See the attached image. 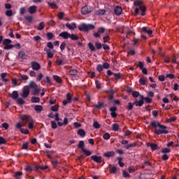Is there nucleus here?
<instances>
[{"instance_id":"obj_1","label":"nucleus","mask_w":179,"mask_h":179,"mask_svg":"<svg viewBox=\"0 0 179 179\" xmlns=\"http://www.w3.org/2000/svg\"><path fill=\"white\" fill-rule=\"evenodd\" d=\"M150 127L151 129H155L154 132L156 135H162V134H164V135H167V134H169V130H166L167 127L162 125L159 122H151V123L150 124Z\"/></svg>"},{"instance_id":"obj_2","label":"nucleus","mask_w":179,"mask_h":179,"mask_svg":"<svg viewBox=\"0 0 179 179\" xmlns=\"http://www.w3.org/2000/svg\"><path fill=\"white\" fill-rule=\"evenodd\" d=\"M20 118L22 121H26V122H28V128L29 129H33V128H34V121L33 120V118H31V117L26 115H21L20 116Z\"/></svg>"},{"instance_id":"obj_3","label":"nucleus","mask_w":179,"mask_h":179,"mask_svg":"<svg viewBox=\"0 0 179 179\" xmlns=\"http://www.w3.org/2000/svg\"><path fill=\"white\" fill-rule=\"evenodd\" d=\"M78 30L80 31H89V30H94L95 27L93 24H85L83 23L78 27Z\"/></svg>"},{"instance_id":"obj_4","label":"nucleus","mask_w":179,"mask_h":179,"mask_svg":"<svg viewBox=\"0 0 179 179\" xmlns=\"http://www.w3.org/2000/svg\"><path fill=\"white\" fill-rule=\"evenodd\" d=\"M93 11V8L90 6H85L81 8L82 15H89Z\"/></svg>"},{"instance_id":"obj_5","label":"nucleus","mask_w":179,"mask_h":179,"mask_svg":"<svg viewBox=\"0 0 179 179\" xmlns=\"http://www.w3.org/2000/svg\"><path fill=\"white\" fill-rule=\"evenodd\" d=\"M29 94H30V88L29 87V86H24L23 88L22 97L23 99H26L29 96Z\"/></svg>"},{"instance_id":"obj_6","label":"nucleus","mask_w":179,"mask_h":179,"mask_svg":"<svg viewBox=\"0 0 179 179\" xmlns=\"http://www.w3.org/2000/svg\"><path fill=\"white\" fill-rule=\"evenodd\" d=\"M91 159L95 162V163L100 164L101 162H103V158L101 156H97V155H92L91 156Z\"/></svg>"},{"instance_id":"obj_7","label":"nucleus","mask_w":179,"mask_h":179,"mask_svg":"<svg viewBox=\"0 0 179 179\" xmlns=\"http://www.w3.org/2000/svg\"><path fill=\"white\" fill-rule=\"evenodd\" d=\"M71 36V34H69L68 31H62L59 34V36L62 37V38H64V40H68Z\"/></svg>"},{"instance_id":"obj_8","label":"nucleus","mask_w":179,"mask_h":179,"mask_svg":"<svg viewBox=\"0 0 179 179\" xmlns=\"http://www.w3.org/2000/svg\"><path fill=\"white\" fill-rule=\"evenodd\" d=\"M65 26L66 27L68 28L69 30H75V29H76L77 27L76 23L75 22H72V23L67 22L65 24Z\"/></svg>"},{"instance_id":"obj_9","label":"nucleus","mask_w":179,"mask_h":179,"mask_svg":"<svg viewBox=\"0 0 179 179\" xmlns=\"http://www.w3.org/2000/svg\"><path fill=\"white\" fill-rule=\"evenodd\" d=\"M147 146L148 148H150L152 150H159V149H160V148L157 146V144L152 143H148Z\"/></svg>"},{"instance_id":"obj_10","label":"nucleus","mask_w":179,"mask_h":179,"mask_svg":"<svg viewBox=\"0 0 179 179\" xmlns=\"http://www.w3.org/2000/svg\"><path fill=\"white\" fill-rule=\"evenodd\" d=\"M31 68L34 71H38V69H40V68H41V66H40V64H38V62H32L31 63Z\"/></svg>"},{"instance_id":"obj_11","label":"nucleus","mask_w":179,"mask_h":179,"mask_svg":"<svg viewBox=\"0 0 179 179\" xmlns=\"http://www.w3.org/2000/svg\"><path fill=\"white\" fill-rule=\"evenodd\" d=\"M43 51L46 52L48 58H54V53L51 52V50L47 48H44Z\"/></svg>"},{"instance_id":"obj_12","label":"nucleus","mask_w":179,"mask_h":179,"mask_svg":"<svg viewBox=\"0 0 179 179\" xmlns=\"http://www.w3.org/2000/svg\"><path fill=\"white\" fill-rule=\"evenodd\" d=\"M141 99L139 101H136L134 102V105L138 106V107H142L143 106V96L141 95Z\"/></svg>"},{"instance_id":"obj_13","label":"nucleus","mask_w":179,"mask_h":179,"mask_svg":"<svg viewBox=\"0 0 179 179\" xmlns=\"http://www.w3.org/2000/svg\"><path fill=\"white\" fill-rule=\"evenodd\" d=\"M114 13L115 15H117V16H120V15L122 13V8L120 6H116L114 8Z\"/></svg>"},{"instance_id":"obj_14","label":"nucleus","mask_w":179,"mask_h":179,"mask_svg":"<svg viewBox=\"0 0 179 179\" xmlns=\"http://www.w3.org/2000/svg\"><path fill=\"white\" fill-rule=\"evenodd\" d=\"M28 12L29 13H30V15H34V13H36V12H37V6H30L28 9Z\"/></svg>"},{"instance_id":"obj_15","label":"nucleus","mask_w":179,"mask_h":179,"mask_svg":"<svg viewBox=\"0 0 179 179\" xmlns=\"http://www.w3.org/2000/svg\"><path fill=\"white\" fill-rule=\"evenodd\" d=\"M115 155V152L114 151H108L103 153L104 157H113Z\"/></svg>"},{"instance_id":"obj_16","label":"nucleus","mask_w":179,"mask_h":179,"mask_svg":"<svg viewBox=\"0 0 179 179\" xmlns=\"http://www.w3.org/2000/svg\"><path fill=\"white\" fill-rule=\"evenodd\" d=\"M9 96L12 97L13 100H16L17 99V97H19V94L17 93V91H13Z\"/></svg>"},{"instance_id":"obj_17","label":"nucleus","mask_w":179,"mask_h":179,"mask_svg":"<svg viewBox=\"0 0 179 179\" xmlns=\"http://www.w3.org/2000/svg\"><path fill=\"white\" fill-rule=\"evenodd\" d=\"M78 135H79L81 138H85V135H86V132L85 131V130L83 129H78V132H77Z\"/></svg>"},{"instance_id":"obj_18","label":"nucleus","mask_w":179,"mask_h":179,"mask_svg":"<svg viewBox=\"0 0 179 179\" xmlns=\"http://www.w3.org/2000/svg\"><path fill=\"white\" fill-rule=\"evenodd\" d=\"M148 81V78L146 77H143L139 79L138 82L140 85L145 86L146 85V82Z\"/></svg>"},{"instance_id":"obj_19","label":"nucleus","mask_w":179,"mask_h":179,"mask_svg":"<svg viewBox=\"0 0 179 179\" xmlns=\"http://www.w3.org/2000/svg\"><path fill=\"white\" fill-rule=\"evenodd\" d=\"M139 9L141 10V16H145L146 15V7L145 6H140Z\"/></svg>"},{"instance_id":"obj_20","label":"nucleus","mask_w":179,"mask_h":179,"mask_svg":"<svg viewBox=\"0 0 179 179\" xmlns=\"http://www.w3.org/2000/svg\"><path fill=\"white\" fill-rule=\"evenodd\" d=\"M34 110L38 113H41V111H43V106H41V105H36L34 106Z\"/></svg>"},{"instance_id":"obj_21","label":"nucleus","mask_w":179,"mask_h":179,"mask_svg":"<svg viewBox=\"0 0 179 179\" xmlns=\"http://www.w3.org/2000/svg\"><path fill=\"white\" fill-rule=\"evenodd\" d=\"M57 125L59 127H62V125H68V118L64 117L63 120V123L61 122H57Z\"/></svg>"},{"instance_id":"obj_22","label":"nucleus","mask_w":179,"mask_h":179,"mask_svg":"<svg viewBox=\"0 0 179 179\" xmlns=\"http://www.w3.org/2000/svg\"><path fill=\"white\" fill-rule=\"evenodd\" d=\"M69 75H70L71 76H76V75H78V70L70 69V71L69 72Z\"/></svg>"},{"instance_id":"obj_23","label":"nucleus","mask_w":179,"mask_h":179,"mask_svg":"<svg viewBox=\"0 0 179 179\" xmlns=\"http://www.w3.org/2000/svg\"><path fill=\"white\" fill-rule=\"evenodd\" d=\"M78 148V149H81V150H83L85 149V141H79Z\"/></svg>"},{"instance_id":"obj_24","label":"nucleus","mask_w":179,"mask_h":179,"mask_svg":"<svg viewBox=\"0 0 179 179\" xmlns=\"http://www.w3.org/2000/svg\"><path fill=\"white\" fill-rule=\"evenodd\" d=\"M22 176H23V173L20 171L15 172V174L13 175V177L16 179H20Z\"/></svg>"},{"instance_id":"obj_25","label":"nucleus","mask_w":179,"mask_h":179,"mask_svg":"<svg viewBox=\"0 0 179 179\" xmlns=\"http://www.w3.org/2000/svg\"><path fill=\"white\" fill-rule=\"evenodd\" d=\"M53 79H54V80H55L57 82V83H62V79L61 78V77H59L57 75L53 76Z\"/></svg>"},{"instance_id":"obj_26","label":"nucleus","mask_w":179,"mask_h":179,"mask_svg":"<svg viewBox=\"0 0 179 179\" xmlns=\"http://www.w3.org/2000/svg\"><path fill=\"white\" fill-rule=\"evenodd\" d=\"M24 57H26V52H24V51H20L18 58H20V59H24Z\"/></svg>"},{"instance_id":"obj_27","label":"nucleus","mask_w":179,"mask_h":179,"mask_svg":"<svg viewBox=\"0 0 179 179\" xmlns=\"http://www.w3.org/2000/svg\"><path fill=\"white\" fill-rule=\"evenodd\" d=\"M106 13V10H99L95 12V15L96 16H103V15H104Z\"/></svg>"},{"instance_id":"obj_28","label":"nucleus","mask_w":179,"mask_h":179,"mask_svg":"<svg viewBox=\"0 0 179 179\" xmlns=\"http://www.w3.org/2000/svg\"><path fill=\"white\" fill-rule=\"evenodd\" d=\"M69 38H71V40H72L73 41H76L79 40V36H76V34H70Z\"/></svg>"},{"instance_id":"obj_29","label":"nucleus","mask_w":179,"mask_h":179,"mask_svg":"<svg viewBox=\"0 0 179 179\" xmlns=\"http://www.w3.org/2000/svg\"><path fill=\"white\" fill-rule=\"evenodd\" d=\"M112 129L113 131H117L118 129H120V125L117 123H115L112 125Z\"/></svg>"},{"instance_id":"obj_30","label":"nucleus","mask_w":179,"mask_h":179,"mask_svg":"<svg viewBox=\"0 0 179 179\" xmlns=\"http://www.w3.org/2000/svg\"><path fill=\"white\" fill-rule=\"evenodd\" d=\"M94 108H101L104 107V103L103 102H98V104L94 106Z\"/></svg>"},{"instance_id":"obj_31","label":"nucleus","mask_w":179,"mask_h":179,"mask_svg":"<svg viewBox=\"0 0 179 179\" xmlns=\"http://www.w3.org/2000/svg\"><path fill=\"white\" fill-rule=\"evenodd\" d=\"M31 103H40V98L37 96H32Z\"/></svg>"},{"instance_id":"obj_32","label":"nucleus","mask_w":179,"mask_h":179,"mask_svg":"<svg viewBox=\"0 0 179 179\" xmlns=\"http://www.w3.org/2000/svg\"><path fill=\"white\" fill-rule=\"evenodd\" d=\"M10 43H12V40H10V39L6 38V39L3 40V45H8L10 44Z\"/></svg>"},{"instance_id":"obj_33","label":"nucleus","mask_w":179,"mask_h":179,"mask_svg":"<svg viewBox=\"0 0 179 179\" xmlns=\"http://www.w3.org/2000/svg\"><path fill=\"white\" fill-rule=\"evenodd\" d=\"M82 152L84 153L85 156H90V155H92V152L85 148L82 150Z\"/></svg>"},{"instance_id":"obj_34","label":"nucleus","mask_w":179,"mask_h":179,"mask_svg":"<svg viewBox=\"0 0 179 179\" xmlns=\"http://www.w3.org/2000/svg\"><path fill=\"white\" fill-rule=\"evenodd\" d=\"M46 37L48 40H52V38L54 37V34H52V32H48L46 34Z\"/></svg>"},{"instance_id":"obj_35","label":"nucleus","mask_w":179,"mask_h":179,"mask_svg":"<svg viewBox=\"0 0 179 179\" xmlns=\"http://www.w3.org/2000/svg\"><path fill=\"white\" fill-rule=\"evenodd\" d=\"M88 48L90 50V51H95L96 50V47H94V45L92 43H88Z\"/></svg>"},{"instance_id":"obj_36","label":"nucleus","mask_w":179,"mask_h":179,"mask_svg":"<svg viewBox=\"0 0 179 179\" xmlns=\"http://www.w3.org/2000/svg\"><path fill=\"white\" fill-rule=\"evenodd\" d=\"M43 29H44V22H41L39 23L37 27V30L41 31L43 30Z\"/></svg>"},{"instance_id":"obj_37","label":"nucleus","mask_w":179,"mask_h":179,"mask_svg":"<svg viewBox=\"0 0 179 179\" xmlns=\"http://www.w3.org/2000/svg\"><path fill=\"white\" fill-rule=\"evenodd\" d=\"M17 104H20V106H22L24 104V100L22 98H17Z\"/></svg>"},{"instance_id":"obj_38","label":"nucleus","mask_w":179,"mask_h":179,"mask_svg":"<svg viewBox=\"0 0 179 179\" xmlns=\"http://www.w3.org/2000/svg\"><path fill=\"white\" fill-rule=\"evenodd\" d=\"M134 6H142V1H141L140 0H136L134 2Z\"/></svg>"},{"instance_id":"obj_39","label":"nucleus","mask_w":179,"mask_h":179,"mask_svg":"<svg viewBox=\"0 0 179 179\" xmlns=\"http://www.w3.org/2000/svg\"><path fill=\"white\" fill-rule=\"evenodd\" d=\"M29 79V76L26 75H21L20 78V80L23 82V80H27Z\"/></svg>"},{"instance_id":"obj_40","label":"nucleus","mask_w":179,"mask_h":179,"mask_svg":"<svg viewBox=\"0 0 179 179\" xmlns=\"http://www.w3.org/2000/svg\"><path fill=\"white\" fill-rule=\"evenodd\" d=\"M29 87L31 89H36L37 87V84L34 81H31L29 83Z\"/></svg>"},{"instance_id":"obj_41","label":"nucleus","mask_w":179,"mask_h":179,"mask_svg":"<svg viewBox=\"0 0 179 179\" xmlns=\"http://www.w3.org/2000/svg\"><path fill=\"white\" fill-rule=\"evenodd\" d=\"M33 89L34 90L32 92V94H34V96H36L40 93V90H38L37 87Z\"/></svg>"},{"instance_id":"obj_42","label":"nucleus","mask_w":179,"mask_h":179,"mask_svg":"<svg viewBox=\"0 0 179 179\" xmlns=\"http://www.w3.org/2000/svg\"><path fill=\"white\" fill-rule=\"evenodd\" d=\"M59 107V106L58 105H55V106L50 107V110H51V111H54L55 113V112L58 111Z\"/></svg>"},{"instance_id":"obj_43","label":"nucleus","mask_w":179,"mask_h":179,"mask_svg":"<svg viewBox=\"0 0 179 179\" xmlns=\"http://www.w3.org/2000/svg\"><path fill=\"white\" fill-rule=\"evenodd\" d=\"M15 47V45H6L3 47V50H12Z\"/></svg>"},{"instance_id":"obj_44","label":"nucleus","mask_w":179,"mask_h":179,"mask_svg":"<svg viewBox=\"0 0 179 179\" xmlns=\"http://www.w3.org/2000/svg\"><path fill=\"white\" fill-rule=\"evenodd\" d=\"M118 164L120 167L124 166V162H122V158L121 157H117Z\"/></svg>"},{"instance_id":"obj_45","label":"nucleus","mask_w":179,"mask_h":179,"mask_svg":"<svg viewBox=\"0 0 179 179\" xmlns=\"http://www.w3.org/2000/svg\"><path fill=\"white\" fill-rule=\"evenodd\" d=\"M5 15L6 16H8V17H10V16L13 15V12L12 11V10H8L7 11H6Z\"/></svg>"},{"instance_id":"obj_46","label":"nucleus","mask_w":179,"mask_h":179,"mask_svg":"<svg viewBox=\"0 0 179 179\" xmlns=\"http://www.w3.org/2000/svg\"><path fill=\"white\" fill-rule=\"evenodd\" d=\"M48 6H50V8H52V9L57 8V4L55 3H51V2L48 1Z\"/></svg>"},{"instance_id":"obj_47","label":"nucleus","mask_w":179,"mask_h":179,"mask_svg":"<svg viewBox=\"0 0 179 179\" xmlns=\"http://www.w3.org/2000/svg\"><path fill=\"white\" fill-rule=\"evenodd\" d=\"M110 136H111L108 133H105L103 135V139H105V141H108V139H110Z\"/></svg>"},{"instance_id":"obj_48","label":"nucleus","mask_w":179,"mask_h":179,"mask_svg":"<svg viewBox=\"0 0 179 179\" xmlns=\"http://www.w3.org/2000/svg\"><path fill=\"white\" fill-rule=\"evenodd\" d=\"M93 127L96 129H99V128H100L101 125L99 122H97V121H94V123H93Z\"/></svg>"},{"instance_id":"obj_49","label":"nucleus","mask_w":179,"mask_h":179,"mask_svg":"<svg viewBox=\"0 0 179 179\" xmlns=\"http://www.w3.org/2000/svg\"><path fill=\"white\" fill-rule=\"evenodd\" d=\"M25 20H27V22H29V23H31V22H33V17L31 15H27L25 16Z\"/></svg>"},{"instance_id":"obj_50","label":"nucleus","mask_w":179,"mask_h":179,"mask_svg":"<svg viewBox=\"0 0 179 179\" xmlns=\"http://www.w3.org/2000/svg\"><path fill=\"white\" fill-rule=\"evenodd\" d=\"M131 94H132L133 97H134V98L139 97V95H140L139 92H138V91H133L131 92Z\"/></svg>"},{"instance_id":"obj_51","label":"nucleus","mask_w":179,"mask_h":179,"mask_svg":"<svg viewBox=\"0 0 179 179\" xmlns=\"http://www.w3.org/2000/svg\"><path fill=\"white\" fill-rule=\"evenodd\" d=\"M95 47H96V50H101V47H103V45H101V43L96 42Z\"/></svg>"},{"instance_id":"obj_52","label":"nucleus","mask_w":179,"mask_h":179,"mask_svg":"<svg viewBox=\"0 0 179 179\" xmlns=\"http://www.w3.org/2000/svg\"><path fill=\"white\" fill-rule=\"evenodd\" d=\"M47 47L49 48V50H54V45H52V42H48L47 43Z\"/></svg>"},{"instance_id":"obj_53","label":"nucleus","mask_w":179,"mask_h":179,"mask_svg":"<svg viewBox=\"0 0 179 179\" xmlns=\"http://www.w3.org/2000/svg\"><path fill=\"white\" fill-rule=\"evenodd\" d=\"M95 84H96V89H101V83H100V81L96 80L95 81Z\"/></svg>"},{"instance_id":"obj_54","label":"nucleus","mask_w":179,"mask_h":179,"mask_svg":"<svg viewBox=\"0 0 179 179\" xmlns=\"http://www.w3.org/2000/svg\"><path fill=\"white\" fill-rule=\"evenodd\" d=\"M143 100H145V103H147V104L152 103V99L149 98L148 96L143 97Z\"/></svg>"},{"instance_id":"obj_55","label":"nucleus","mask_w":179,"mask_h":179,"mask_svg":"<svg viewBox=\"0 0 179 179\" xmlns=\"http://www.w3.org/2000/svg\"><path fill=\"white\" fill-rule=\"evenodd\" d=\"M21 134H24V135H27L29 134V129H20Z\"/></svg>"},{"instance_id":"obj_56","label":"nucleus","mask_w":179,"mask_h":179,"mask_svg":"<svg viewBox=\"0 0 179 179\" xmlns=\"http://www.w3.org/2000/svg\"><path fill=\"white\" fill-rule=\"evenodd\" d=\"M45 154L48 159H52V152L51 151H45Z\"/></svg>"},{"instance_id":"obj_57","label":"nucleus","mask_w":179,"mask_h":179,"mask_svg":"<svg viewBox=\"0 0 179 179\" xmlns=\"http://www.w3.org/2000/svg\"><path fill=\"white\" fill-rule=\"evenodd\" d=\"M15 127H16L17 129H20H20H22V127H24V124H22L20 122H18L16 124Z\"/></svg>"},{"instance_id":"obj_58","label":"nucleus","mask_w":179,"mask_h":179,"mask_svg":"<svg viewBox=\"0 0 179 179\" xmlns=\"http://www.w3.org/2000/svg\"><path fill=\"white\" fill-rule=\"evenodd\" d=\"M65 14H64V13L62 12H59L57 15L58 19H59L60 20H62V19H64V16Z\"/></svg>"},{"instance_id":"obj_59","label":"nucleus","mask_w":179,"mask_h":179,"mask_svg":"<svg viewBox=\"0 0 179 179\" xmlns=\"http://www.w3.org/2000/svg\"><path fill=\"white\" fill-rule=\"evenodd\" d=\"M116 171H117V167H115V166H113V167L110 169V173L111 174H115Z\"/></svg>"},{"instance_id":"obj_60","label":"nucleus","mask_w":179,"mask_h":179,"mask_svg":"<svg viewBox=\"0 0 179 179\" xmlns=\"http://www.w3.org/2000/svg\"><path fill=\"white\" fill-rule=\"evenodd\" d=\"M103 43H108V41H110V36L108 35H106L105 36H103Z\"/></svg>"},{"instance_id":"obj_61","label":"nucleus","mask_w":179,"mask_h":179,"mask_svg":"<svg viewBox=\"0 0 179 179\" xmlns=\"http://www.w3.org/2000/svg\"><path fill=\"white\" fill-rule=\"evenodd\" d=\"M103 69H104L103 68V66L101 65V64H99L97 66H96V71L97 72H103Z\"/></svg>"},{"instance_id":"obj_62","label":"nucleus","mask_w":179,"mask_h":179,"mask_svg":"<svg viewBox=\"0 0 179 179\" xmlns=\"http://www.w3.org/2000/svg\"><path fill=\"white\" fill-rule=\"evenodd\" d=\"M50 123H51L52 129H57V127H58L57 125V123L55 121H51Z\"/></svg>"},{"instance_id":"obj_63","label":"nucleus","mask_w":179,"mask_h":179,"mask_svg":"<svg viewBox=\"0 0 179 179\" xmlns=\"http://www.w3.org/2000/svg\"><path fill=\"white\" fill-rule=\"evenodd\" d=\"M104 31H106V29L103 27H99L98 29V33H99L100 34H103V33H104Z\"/></svg>"},{"instance_id":"obj_64","label":"nucleus","mask_w":179,"mask_h":179,"mask_svg":"<svg viewBox=\"0 0 179 179\" xmlns=\"http://www.w3.org/2000/svg\"><path fill=\"white\" fill-rule=\"evenodd\" d=\"M52 164L53 166V167H57L58 166V160L57 159H54L53 161H52Z\"/></svg>"}]
</instances>
